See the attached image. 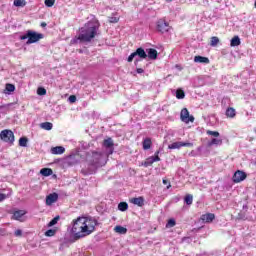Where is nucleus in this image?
Instances as JSON below:
<instances>
[{
	"mask_svg": "<svg viewBox=\"0 0 256 256\" xmlns=\"http://www.w3.org/2000/svg\"><path fill=\"white\" fill-rule=\"evenodd\" d=\"M97 225H99V223L97 222V219L93 217H78L74 221L71 233L77 241L83 239V237H87V235H91V233L95 231Z\"/></svg>",
	"mask_w": 256,
	"mask_h": 256,
	"instance_id": "nucleus-1",
	"label": "nucleus"
},
{
	"mask_svg": "<svg viewBox=\"0 0 256 256\" xmlns=\"http://www.w3.org/2000/svg\"><path fill=\"white\" fill-rule=\"evenodd\" d=\"M101 24L99 20L93 19L84 24L79 29V35L75 36L71 41V45H77V43H91L92 39H95L99 35V28Z\"/></svg>",
	"mask_w": 256,
	"mask_h": 256,
	"instance_id": "nucleus-2",
	"label": "nucleus"
},
{
	"mask_svg": "<svg viewBox=\"0 0 256 256\" xmlns=\"http://www.w3.org/2000/svg\"><path fill=\"white\" fill-rule=\"evenodd\" d=\"M107 154L105 152H88L86 154V163L87 167L81 170V173L85 176L94 175L97 173V169L99 167H103V165L107 164Z\"/></svg>",
	"mask_w": 256,
	"mask_h": 256,
	"instance_id": "nucleus-3",
	"label": "nucleus"
},
{
	"mask_svg": "<svg viewBox=\"0 0 256 256\" xmlns=\"http://www.w3.org/2000/svg\"><path fill=\"white\" fill-rule=\"evenodd\" d=\"M45 35L38 33L33 30H27L26 33L22 36H20L21 41H25V39H28L26 42V45H32V43H37L43 39Z\"/></svg>",
	"mask_w": 256,
	"mask_h": 256,
	"instance_id": "nucleus-4",
	"label": "nucleus"
},
{
	"mask_svg": "<svg viewBox=\"0 0 256 256\" xmlns=\"http://www.w3.org/2000/svg\"><path fill=\"white\" fill-rule=\"evenodd\" d=\"M0 139L4 141V143H9V145H13L15 143V134L12 130L5 129L0 132Z\"/></svg>",
	"mask_w": 256,
	"mask_h": 256,
	"instance_id": "nucleus-5",
	"label": "nucleus"
},
{
	"mask_svg": "<svg viewBox=\"0 0 256 256\" xmlns=\"http://www.w3.org/2000/svg\"><path fill=\"white\" fill-rule=\"evenodd\" d=\"M156 29L159 33H169L171 26L169 22H166L165 19H159L156 23Z\"/></svg>",
	"mask_w": 256,
	"mask_h": 256,
	"instance_id": "nucleus-6",
	"label": "nucleus"
},
{
	"mask_svg": "<svg viewBox=\"0 0 256 256\" xmlns=\"http://www.w3.org/2000/svg\"><path fill=\"white\" fill-rule=\"evenodd\" d=\"M103 147L106 149L104 153L107 155V157H109V155H113V151H115L113 139L108 138L104 140Z\"/></svg>",
	"mask_w": 256,
	"mask_h": 256,
	"instance_id": "nucleus-7",
	"label": "nucleus"
},
{
	"mask_svg": "<svg viewBox=\"0 0 256 256\" xmlns=\"http://www.w3.org/2000/svg\"><path fill=\"white\" fill-rule=\"evenodd\" d=\"M180 119L183 123H193L195 121V117L189 115V110L187 108L181 110Z\"/></svg>",
	"mask_w": 256,
	"mask_h": 256,
	"instance_id": "nucleus-8",
	"label": "nucleus"
},
{
	"mask_svg": "<svg viewBox=\"0 0 256 256\" xmlns=\"http://www.w3.org/2000/svg\"><path fill=\"white\" fill-rule=\"evenodd\" d=\"M232 179L234 183H241V181H245L247 179V174L241 170H237Z\"/></svg>",
	"mask_w": 256,
	"mask_h": 256,
	"instance_id": "nucleus-9",
	"label": "nucleus"
},
{
	"mask_svg": "<svg viewBox=\"0 0 256 256\" xmlns=\"http://www.w3.org/2000/svg\"><path fill=\"white\" fill-rule=\"evenodd\" d=\"M181 147H193L191 142H173L168 146V149H181Z\"/></svg>",
	"mask_w": 256,
	"mask_h": 256,
	"instance_id": "nucleus-10",
	"label": "nucleus"
},
{
	"mask_svg": "<svg viewBox=\"0 0 256 256\" xmlns=\"http://www.w3.org/2000/svg\"><path fill=\"white\" fill-rule=\"evenodd\" d=\"M58 199H59V194H57L55 192L52 194H49L46 197V205H53V203H57Z\"/></svg>",
	"mask_w": 256,
	"mask_h": 256,
	"instance_id": "nucleus-11",
	"label": "nucleus"
},
{
	"mask_svg": "<svg viewBox=\"0 0 256 256\" xmlns=\"http://www.w3.org/2000/svg\"><path fill=\"white\" fill-rule=\"evenodd\" d=\"M156 161H161V158L159 156H152L146 159L145 162L142 163L144 167H151L153 163H156Z\"/></svg>",
	"mask_w": 256,
	"mask_h": 256,
	"instance_id": "nucleus-12",
	"label": "nucleus"
},
{
	"mask_svg": "<svg viewBox=\"0 0 256 256\" xmlns=\"http://www.w3.org/2000/svg\"><path fill=\"white\" fill-rule=\"evenodd\" d=\"M130 202L133 203V205H137L138 207H143V205H145V198L142 196L138 198H132Z\"/></svg>",
	"mask_w": 256,
	"mask_h": 256,
	"instance_id": "nucleus-13",
	"label": "nucleus"
},
{
	"mask_svg": "<svg viewBox=\"0 0 256 256\" xmlns=\"http://www.w3.org/2000/svg\"><path fill=\"white\" fill-rule=\"evenodd\" d=\"M52 155H63L65 153V147L63 146H56L51 148Z\"/></svg>",
	"mask_w": 256,
	"mask_h": 256,
	"instance_id": "nucleus-14",
	"label": "nucleus"
},
{
	"mask_svg": "<svg viewBox=\"0 0 256 256\" xmlns=\"http://www.w3.org/2000/svg\"><path fill=\"white\" fill-rule=\"evenodd\" d=\"M202 221H205V223H211L212 221L215 220V214L213 213H207L202 215L201 217Z\"/></svg>",
	"mask_w": 256,
	"mask_h": 256,
	"instance_id": "nucleus-15",
	"label": "nucleus"
},
{
	"mask_svg": "<svg viewBox=\"0 0 256 256\" xmlns=\"http://www.w3.org/2000/svg\"><path fill=\"white\" fill-rule=\"evenodd\" d=\"M207 145L209 147H213V145L221 146V145H223V139H221V138H212V140L209 141Z\"/></svg>",
	"mask_w": 256,
	"mask_h": 256,
	"instance_id": "nucleus-16",
	"label": "nucleus"
},
{
	"mask_svg": "<svg viewBox=\"0 0 256 256\" xmlns=\"http://www.w3.org/2000/svg\"><path fill=\"white\" fill-rule=\"evenodd\" d=\"M194 63H205L206 65H208V63H210V61H209V58H207V57L195 56Z\"/></svg>",
	"mask_w": 256,
	"mask_h": 256,
	"instance_id": "nucleus-17",
	"label": "nucleus"
},
{
	"mask_svg": "<svg viewBox=\"0 0 256 256\" xmlns=\"http://www.w3.org/2000/svg\"><path fill=\"white\" fill-rule=\"evenodd\" d=\"M13 91H15V85H13L11 83H7L5 85V89H4L5 95H11L13 93Z\"/></svg>",
	"mask_w": 256,
	"mask_h": 256,
	"instance_id": "nucleus-18",
	"label": "nucleus"
},
{
	"mask_svg": "<svg viewBox=\"0 0 256 256\" xmlns=\"http://www.w3.org/2000/svg\"><path fill=\"white\" fill-rule=\"evenodd\" d=\"M136 55L139 59L147 58V52H145V49H143L141 47L136 50Z\"/></svg>",
	"mask_w": 256,
	"mask_h": 256,
	"instance_id": "nucleus-19",
	"label": "nucleus"
},
{
	"mask_svg": "<svg viewBox=\"0 0 256 256\" xmlns=\"http://www.w3.org/2000/svg\"><path fill=\"white\" fill-rule=\"evenodd\" d=\"M40 175H43V177H49L53 175V169L51 168H42L40 170Z\"/></svg>",
	"mask_w": 256,
	"mask_h": 256,
	"instance_id": "nucleus-20",
	"label": "nucleus"
},
{
	"mask_svg": "<svg viewBox=\"0 0 256 256\" xmlns=\"http://www.w3.org/2000/svg\"><path fill=\"white\" fill-rule=\"evenodd\" d=\"M25 213L26 212L24 210H17L13 213V219H15L16 221H21V217H23Z\"/></svg>",
	"mask_w": 256,
	"mask_h": 256,
	"instance_id": "nucleus-21",
	"label": "nucleus"
},
{
	"mask_svg": "<svg viewBox=\"0 0 256 256\" xmlns=\"http://www.w3.org/2000/svg\"><path fill=\"white\" fill-rule=\"evenodd\" d=\"M230 45L232 47H239V45H241V38H239V36H234L230 41Z\"/></svg>",
	"mask_w": 256,
	"mask_h": 256,
	"instance_id": "nucleus-22",
	"label": "nucleus"
},
{
	"mask_svg": "<svg viewBox=\"0 0 256 256\" xmlns=\"http://www.w3.org/2000/svg\"><path fill=\"white\" fill-rule=\"evenodd\" d=\"M115 233H119V235H126L127 234V228L118 225L114 228Z\"/></svg>",
	"mask_w": 256,
	"mask_h": 256,
	"instance_id": "nucleus-23",
	"label": "nucleus"
},
{
	"mask_svg": "<svg viewBox=\"0 0 256 256\" xmlns=\"http://www.w3.org/2000/svg\"><path fill=\"white\" fill-rule=\"evenodd\" d=\"M133 59H135L134 64L137 65V63H139V58H137V52H133L128 56V63H132Z\"/></svg>",
	"mask_w": 256,
	"mask_h": 256,
	"instance_id": "nucleus-24",
	"label": "nucleus"
},
{
	"mask_svg": "<svg viewBox=\"0 0 256 256\" xmlns=\"http://www.w3.org/2000/svg\"><path fill=\"white\" fill-rule=\"evenodd\" d=\"M157 55H158V53L155 49H153V48L148 49L147 57L149 59L155 60V59H157Z\"/></svg>",
	"mask_w": 256,
	"mask_h": 256,
	"instance_id": "nucleus-25",
	"label": "nucleus"
},
{
	"mask_svg": "<svg viewBox=\"0 0 256 256\" xmlns=\"http://www.w3.org/2000/svg\"><path fill=\"white\" fill-rule=\"evenodd\" d=\"M142 145H143L144 151H147V149H151V145H152L151 138L144 139L142 142Z\"/></svg>",
	"mask_w": 256,
	"mask_h": 256,
	"instance_id": "nucleus-26",
	"label": "nucleus"
},
{
	"mask_svg": "<svg viewBox=\"0 0 256 256\" xmlns=\"http://www.w3.org/2000/svg\"><path fill=\"white\" fill-rule=\"evenodd\" d=\"M40 127L42 129H45V131H51V129H53V123L51 122H44L40 124Z\"/></svg>",
	"mask_w": 256,
	"mask_h": 256,
	"instance_id": "nucleus-27",
	"label": "nucleus"
},
{
	"mask_svg": "<svg viewBox=\"0 0 256 256\" xmlns=\"http://www.w3.org/2000/svg\"><path fill=\"white\" fill-rule=\"evenodd\" d=\"M127 209H129V204H127V202H120L118 204L119 211H127Z\"/></svg>",
	"mask_w": 256,
	"mask_h": 256,
	"instance_id": "nucleus-28",
	"label": "nucleus"
},
{
	"mask_svg": "<svg viewBox=\"0 0 256 256\" xmlns=\"http://www.w3.org/2000/svg\"><path fill=\"white\" fill-rule=\"evenodd\" d=\"M236 115V112H235V109L234 108H228L226 110V116L230 117L231 119H233V117H235Z\"/></svg>",
	"mask_w": 256,
	"mask_h": 256,
	"instance_id": "nucleus-29",
	"label": "nucleus"
},
{
	"mask_svg": "<svg viewBox=\"0 0 256 256\" xmlns=\"http://www.w3.org/2000/svg\"><path fill=\"white\" fill-rule=\"evenodd\" d=\"M27 143H29V139H27V137H21L19 139V146L20 147H27Z\"/></svg>",
	"mask_w": 256,
	"mask_h": 256,
	"instance_id": "nucleus-30",
	"label": "nucleus"
},
{
	"mask_svg": "<svg viewBox=\"0 0 256 256\" xmlns=\"http://www.w3.org/2000/svg\"><path fill=\"white\" fill-rule=\"evenodd\" d=\"M186 205H193V195L187 194L184 198Z\"/></svg>",
	"mask_w": 256,
	"mask_h": 256,
	"instance_id": "nucleus-31",
	"label": "nucleus"
},
{
	"mask_svg": "<svg viewBox=\"0 0 256 256\" xmlns=\"http://www.w3.org/2000/svg\"><path fill=\"white\" fill-rule=\"evenodd\" d=\"M176 97L178 99H185V91L181 90V89H178L176 91Z\"/></svg>",
	"mask_w": 256,
	"mask_h": 256,
	"instance_id": "nucleus-32",
	"label": "nucleus"
},
{
	"mask_svg": "<svg viewBox=\"0 0 256 256\" xmlns=\"http://www.w3.org/2000/svg\"><path fill=\"white\" fill-rule=\"evenodd\" d=\"M59 219H61V217H59V216L54 217V218L48 223V227H53L54 225H57V222L59 221Z\"/></svg>",
	"mask_w": 256,
	"mask_h": 256,
	"instance_id": "nucleus-33",
	"label": "nucleus"
},
{
	"mask_svg": "<svg viewBox=\"0 0 256 256\" xmlns=\"http://www.w3.org/2000/svg\"><path fill=\"white\" fill-rule=\"evenodd\" d=\"M55 233H57V230L55 229H49L45 232L46 237H54Z\"/></svg>",
	"mask_w": 256,
	"mask_h": 256,
	"instance_id": "nucleus-34",
	"label": "nucleus"
},
{
	"mask_svg": "<svg viewBox=\"0 0 256 256\" xmlns=\"http://www.w3.org/2000/svg\"><path fill=\"white\" fill-rule=\"evenodd\" d=\"M70 163H78L79 159H77V155L72 154L68 157Z\"/></svg>",
	"mask_w": 256,
	"mask_h": 256,
	"instance_id": "nucleus-35",
	"label": "nucleus"
},
{
	"mask_svg": "<svg viewBox=\"0 0 256 256\" xmlns=\"http://www.w3.org/2000/svg\"><path fill=\"white\" fill-rule=\"evenodd\" d=\"M219 43V38L218 37H216V36H213L212 38H211V43H210V45L212 46V47H216V45Z\"/></svg>",
	"mask_w": 256,
	"mask_h": 256,
	"instance_id": "nucleus-36",
	"label": "nucleus"
},
{
	"mask_svg": "<svg viewBox=\"0 0 256 256\" xmlns=\"http://www.w3.org/2000/svg\"><path fill=\"white\" fill-rule=\"evenodd\" d=\"M37 93H38V95H41V96L47 95V90L45 88H43V87H39L37 89Z\"/></svg>",
	"mask_w": 256,
	"mask_h": 256,
	"instance_id": "nucleus-37",
	"label": "nucleus"
},
{
	"mask_svg": "<svg viewBox=\"0 0 256 256\" xmlns=\"http://www.w3.org/2000/svg\"><path fill=\"white\" fill-rule=\"evenodd\" d=\"M206 133L208 135H211L212 137H219V132L218 131H212V130H207Z\"/></svg>",
	"mask_w": 256,
	"mask_h": 256,
	"instance_id": "nucleus-38",
	"label": "nucleus"
},
{
	"mask_svg": "<svg viewBox=\"0 0 256 256\" xmlns=\"http://www.w3.org/2000/svg\"><path fill=\"white\" fill-rule=\"evenodd\" d=\"M15 7H24L25 3L23 0H14Z\"/></svg>",
	"mask_w": 256,
	"mask_h": 256,
	"instance_id": "nucleus-39",
	"label": "nucleus"
},
{
	"mask_svg": "<svg viewBox=\"0 0 256 256\" xmlns=\"http://www.w3.org/2000/svg\"><path fill=\"white\" fill-rule=\"evenodd\" d=\"M46 7H53L55 5V0H45Z\"/></svg>",
	"mask_w": 256,
	"mask_h": 256,
	"instance_id": "nucleus-40",
	"label": "nucleus"
},
{
	"mask_svg": "<svg viewBox=\"0 0 256 256\" xmlns=\"http://www.w3.org/2000/svg\"><path fill=\"white\" fill-rule=\"evenodd\" d=\"M175 225H176L175 219H169L166 224V227H175Z\"/></svg>",
	"mask_w": 256,
	"mask_h": 256,
	"instance_id": "nucleus-41",
	"label": "nucleus"
},
{
	"mask_svg": "<svg viewBox=\"0 0 256 256\" xmlns=\"http://www.w3.org/2000/svg\"><path fill=\"white\" fill-rule=\"evenodd\" d=\"M237 219H238V221H245V219H246L245 213L240 212L237 216Z\"/></svg>",
	"mask_w": 256,
	"mask_h": 256,
	"instance_id": "nucleus-42",
	"label": "nucleus"
},
{
	"mask_svg": "<svg viewBox=\"0 0 256 256\" xmlns=\"http://www.w3.org/2000/svg\"><path fill=\"white\" fill-rule=\"evenodd\" d=\"M14 235H15V237H22V235H23V230H21V229L16 230V231L14 232Z\"/></svg>",
	"mask_w": 256,
	"mask_h": 256,
	"instance_id": "nucleus-43",
	"label": "nucleus"
},
{
	"mask_svg": "<svg viewBox=\"0 0 256 256\" xmlns=\"http://www.w3.org/2000/svg\"><path fill=\"white\" fill-rule=\"evenodd\" d=\"M109 22L110 23H119V18H117V17H110L109 18Z\"/></svg>",
	"mask_w": 256,
	"mask_h": 256,
	"instance_id": "nucleus-44",
	"label": "nucleus"
},
{
	"mask_svg": "<svg viewBox=\"0 0 256 256\" xmlns=\"http://www.w3.org/2000/svg\"><path fill=\"white\" fill-rule=\"evenodd\" d=\"M68 101H70L71 103H75V101H77V96L71 95V96L68 98Z\"/></svg>",
	"mask_w": 256,
	"mask_h": 256,
	"instance_id": "nucleus-45",
	"label": "nucleus"
},
{
	"mask_svg": "<svg viewBox=\"0 0 256 256\" xmlns=\"http://www.w3.org/2000/svg\"><path fill=\"white\" fill-rule=\"evenodd\" d=\"M162 182H163L164 185H167L166 189H171V183H169V180L163 179Z\"/></svg>",
	"mask_w": 256,
	"mask_h": 256,
	"instance_id": "nucleus-46",
	"label": "nucleus"
},
{
	"mask_svg": "<svg viewBox=\"0 0 256 256\" xmlns=\"http://www.w3.org/2000/svg\"><path fill=\"white\" fill-rule=\"evenodd\" d=\"M136 72H137L138 74H141V73H145V70H143V68H137V69H136Z\"/></svg>",
	"mask_w": 256,
	"mask_h": 256,
	"instance_id": "nucleus-47",
	"label": "nucleus"
},
{
	"mask_svg": "<svg viewBox=\"0 0 256 256\" xmlns=\"http://www.w3.org/2000/svg\"><path fill=\"white\" fill-rule=\"evenodd\" d=\"M7 196L5 194H0V201H5Z\"/></svg>",
	"mask_w": 256,
	"mask_h": 256,
	"instance_id": "nucleus-48",
	"label": "nucleus"
},
{
	"mask_svg": "<svg viewBox=\"0 0 256 256\" xmlns=\"http://www.w3.org/2000/svg\"><path fill=\"white\" fill-rule=\"evenodd\" d=\"M159 153H160V151H159V150H157V151L155 152L154 157H159Z\"/></svg>",
	"mask_w": 256,
	"mask_h": 256,
	"instance_id": "nucleus-49",
	"label": "nucleus"
},
{
	"mask_svg": "<svg viewBox=\"0 0 256 256\" xmlns=\"http://www.w3.org/2000/svg\"><path fill=\"white\" fill-rule=\"evenodd\" d=\"M41 27H47V23L42 22V23H41Z\"/></svg>",
	"mask_w": 256,
	"mask_h": 256,
	"instance_id": "nucleus-50",
	"label": "nucleus"
},
{
	"mask_svg": "<svg viewBox=\"0 0 256 256\" xmlns=\"http://www.w3.org/2000/svg\"><path fill=\"white\" fill-rule=\"evenodd\" d=\"M243 209H247V205H244V206H243Z\"/></svg>",
	"mask_w": 256,
	"mask_h": 256,
	"instance_id": "nucleus-51",
	"label": "nucleus"
},
{
	"mask_svg": "<svg viewBox=\"0 0 256 256\" xmlns=\"http://www.w3.org/2000/svg\"><path fill=\"white\" fill-rule=\"evenodd\" d=\"M166 1H173V0H166Z\"/></svg>",
	"mask_w": 256,
	"mask_h": 256,
	"instance_id": "nucleus-52",
	"label": "nucleus"
},
{
	"mask_svg": "<svg viewBox=\"0 0 256 256\" xmlns=\"http://www.w3.org/2000/svg\"><path fill=\"white\" fill-rule=\"evenodd\" d=\"M255 133H256V128L254 129Z\"/></svg>",
	"mask_w": 256,
	"mask_h": 256,
	"instance_id": "nucleus-53",
	"label": "nucleus"
}]
</instances>
